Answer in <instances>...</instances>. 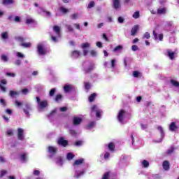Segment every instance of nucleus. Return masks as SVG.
Listing matches in <instances>:
<instances>
[{
	"label": "nucleus",
	"instance_id": "aec40b11",
	"mask_svg": "<svg viewBox=\"0 0 179 179\" xmlns=\"http://www.w3.org/2000/svg\"><path fill=\"white\" fill-rule=\"evenodd\" d=\"M55 162L57 166H59L60 167H62V157H57L55 159Z\"/></svg>",
	"mask_w": 179,
	"mask_h": 179
},
{
	"label": "nucleus",
	"instance_id": "37998d69",
	"mask_svg": "<svg viewBox=\"0 0 179 179\" xmlns=\"http://www.w3.org/2000/svg\"><path fill=\"white\" fill-rule=\"evenodd\" d=\"M55 92H57L56 88H53V89L50 90V91L49 92L50 97H54V94H55Z\"/></svg>",
	"mask_w": 179,
	"mask_h": 179
},
{
	"label": "nucleus",
	"instance_id": "58836bf2",
	"mask_svg": "<svg viewBox=\"0 0 179 179\" xmlns=\"http://www.w3.org/2000/svg\"><path fill=\"white\" fill-rule=\"evenodd\" d=\"M94 125H96V122H90L87 126V129H92Z\"/></svg>",
	"mask_w": 179,
	"mask_h": 179
},
{
	"label": "nucleus",
	"instance_id": "f257e3e1",
	"mask_svg": "<svg viewBox=\"0 0 179 179\" xmlns=\"http://www.w3.org/2000/svg\"><path fill=\"white\" fill-rule=\"evenodd\" d=\"M85 162V159L81 158L80 159H77L75 161L74 164H73L74 169H75V173L74 177L75 178H80L85 173H86V171L85 169H83L81 171H79V169L82 167V164Z\"/></svg>",
	"mask_w": 179,
	"mask_h": 179
},
{
	"label": "nucleus",
	"instance_id": "20e7f679",
	"mask_svg": "<svg viewBox=\"0 0 179 179\" xmlns=\"http://www.w3.org/2000/svg\"><path fill=\"white\" fill-rule=\"evenodd\" d=\"M83 66L84 67V72L85 73H89L93 71V69L94 68V64L87 61L83 64Z\"/></svg>",
	"mask_w": 179,
	"mask_h": 179
},
{
	"label": "nucleus",
	"instance_id": "de8ad7c7",
	"mask_svg": "<svg viewBox=\"0 0 179 179\" xmlns=\"http://www.w3.org/2000/svg\"><path fill=\"white\" fill-rule=\"evenodd\" d=\"M21 93H22V94H23L24 96H26V94H29V89H27V88L22 89V90H21Z\"/></svg>",
	"mask_w": 179,
	"mask_h": 179
},
{
	"label": "nucleus",
	"instance_id": "052dcab7",
	"mask_svg": "<svg viewBox=\"0 0 179 179\" xmlns=\"http://www.w3.org/2000/svg\"><path fill=\"white\" fill-rule=\"evenodd\" d=\"M0 163L1 164L6 163V159H5V157H3V156H0Z\"/></svg>",
	"mask_w": 179,
	"mask_h": 179
},
{
	"label": "nucleus",
	"instance_id": "cd10ccee",
	"mask_svg": "<svg viewBox=\"0 0 179 179\" xmlns=\"http://www.w3.org/2000/svg\"><path fill=\"white\" fill-rule=\"evenodd\" d=\"M80 52L78 51V50H74L72 54H71V57L73 58H78V57H80Z\"/></svg>",
	"mask_w": 179,
	"mask_h": 179
},
{
	"label": "nucleus",
	"instance_id": "4c0bfd02",
	"mask_svg": "<svg viewBox=\"0 0 179 179\" xmlns=\"http://www.w3.org/2000/svg\"><path fill=\"white\" fill-rule=\"evenodd\" d=\"M21 47H24V48H29L31 47V43H22L20 44Z\"/></svg>",
	"mask_w": 179,
	"mask_h": 179
},
{
	"label": "nucleus",
	"instance_id": "13d9d810",
	"mask_svg": "<svg viewBox=\"0 0 179 179\" xmlns=\"http://www.w3.org/2000/svg\"><path fill=\"white\" fill-rule=\"evenodd\" d=\"M94 5H95L94 1H92L90 2V3L88 4L87 8L92 9V8H94Z\"/></svg>",
	"mask_w": 179,
	"mask_h": 179
},
{
	"label": "nucleus",
	"instance_id": "e433bc0d",
	"mask_svg": "<svg viewBox=\"0 0 179 179\" xmlns=\"http://www.w3.org/2000/svg\"><path fill=\"white\" fill-rule=\"evenodd\" d=\"M16 57L17 58H21V59H23L26 56H24V55L20 52H17L15 53Z\"/></svg>",
	"mask_w": 179,
	"mask_h": 179
},
{
	"label": "nucleus",
	"instance_id": "603ef678",
	"mask_svg": "<svg viewBox=\"0 0 179 179\" xmlns=\"http://www.w3.org/2000/svg\"><path fill=\"white\" fill-rule=\"evenodd\" d=\"M115 148V146L114 145V143H110L108 144V149H109V150H110L111 152H113V150H114Z\"/></svg>",
	"mask_w": 179,
	"mask_h": 179
},
{
	"label": "nucleus",
	"instance_id": "864d4df0",
	"mask_svg": "<svg viewBox=\"0 0 179 179\" xmlns=\"http://www.w3.org/2000/svg\"><path fill=\"white\" fill-rule=\"evenodd\" d=\"M71 19L73 20H76V19H79V14L78 13H74L71 15Z\"/></svg>",
	"mask_w": 179,
	"mask_h": 179
},
{
	"label": "nucleus",
	"instance_id": "bb28decb",
	"mask_svg": "<svg viewBox=\"0 0 179 179\" xmlns=\"http://www.w3.org/2000/svg\"><path fill=\"white\" fill-rule=\"evenodd\" d=\"M72 90V86L69 85H66L64 87V91L65 93H69V91Z\"/></svg>",
	"mask_w": 179,
	"mask_h": 179
},
{
	"label": "nucleus",
	"instance_id": "3c124183",
	"mask_svg": "<svg viewBox=\"0 0 179 179\" xmlns=\"http://www.w3.org/2000/svg\"><path fill=\"white\" fill-rule=\"evenodd\" d=\"M14 64L16 65L17 66H20V65H22V60H20V59H16L14 62Z\"/></svg>",
	"mask_w": 179,
	"mask_h": 179
},
{
	"label": "nucleus",
	"instance_id": "39448f33",
	"mask_svg": "<svg viewBox=\"0 0 179 179\" xmlns=\"http://www.w3.org/2000/svg\"><path fill=\"white\" fill-rule=\"evenodd\" d=\"M22 110L25 115H27V117H30V111L33 110V108H31V103H29L28 102H25L24 103V107L22 108Z\"/></svg>",
	"mask_w": 179,
	"mask_h": 179
},
{
	"label": "nucleus",
	"instance_id": "c9c22d12",
	"mask_svg": "<svg viewBox=\"0 0 179 179\" xmlns=\"http://www.w3.org/2000/svg\"><path fill=\"white\" fill-rule=\"evenodd\" d=\"M96 96H97L96 93L92 94L89 97V102L92 103V101H94V99H96Z\"/></svg>",
	"mask_w": 179,
	"mask_h": 179
},
{
	"label": "nucleus",
	"instance_id": "393cba45",
	"mask_svg": "<svg viewBox=\"0 0 179 179\" xmlns=\"http://www.w3.org/2000/svg\"><path fill=\"white\" fill-rule=\"evenodd\" d=\"M1 37L2 40H8L9 38V34L7 31L3 32L1 34Z\"/></svg>",
	"mask_w": 179,
	"mask_h": 179
},
{
	"label": "nucleus",
	"instance_id": "ea45409f",
	"mask_svg": "<svg viewBox=\"0 0 179 179\" xmlns=\"http://www.w3.org/2000/svg\"><path fill=\"white\" fill-rule=\"evenodd\" d=\"M60 36H58V35H57L56 36L54 35L51 36V40L52 41H53V43H58V38H59Z\"/></svg>",
	"mask_w": 179,
	"mask_h": 179
},
{
	"label": "nucleus",
	"instance_id": "774afa93",
	"mask_svg": "<svg viewBox=\"0 0 179 179\" xmlns=\"http://www.w3.org/2000/svg\"><path fill=\"white\" fill-rule=\"evenodd\" d=\"M143 38H147V39L150 38V34H149V32H145L143 34Z\"/></svg>",
	"mask_w": 179,
	"mask_h": 179
},
{
	"label": "nucleus",
	"instance_id": "2f4dec72",
	"mask_svg": "<svg viewBox=\"0 0 179 179\" xmlns=\"http://www.w3.org/2000/svg\"><path fill=\"white\" fill-rule=\"evenodd\" d=\"M1 60L3 61V62H8L9 57H8V56H6V55H1Z\"/></svg>",
	"mask_w": 179,
	"mask_h": 179
},
{
	"label": "nucleus",
	"instance_id": "c85d7f7f",
	"mask_svg": "<svg viewBox=\"0 0 179 179\" xmlns=\"http://www.w3.org/2000/svg\"><path fill=\"white\" fill-rule=\"evenodd\" d=\"M20 92H16V91H10L9 93V96H10V97H16V96H19Z\"/></svg>",
	"mask_w": 179,
	"mask_h": 179
},
{
	"label": "nucleus",
	"instance_id": "bf43d9fd",
	"mask_svg": "<svg viewBox=\"0 0 179 179\" xmlns=\"http://www.w3.org/2000/svg\"><path fill=\"white\" fill-rule=\"evenodd\" d=\"M0 104H1V106H3V107H6V101H5V99H1Z\"/></svg>",
	"mask_w": 179,
	"mask_h": 179
},
{
	"label": "nucleus",
	"instance_id": "1a4fd4ad",
	"mask_svg": "<svg viewBox=\"0 0 179 179\" xmlns=\"http://www.w3.org/2000/svg\"><path fill=\"white\" fill-rule=\"evenodd\" d=\"M157 130L161 134V138L158 141H155L154 142H155L157 143H160V142L163 141V138H164V135H165L164 130L163 129V127L162 126H158L157 127Z\"/></svg>",
	"mask_w": 179,
	"mask_h": 179
},
{
	"label": "nucleus",
	"instance_id": "473e14b6",
	"mask_svg": "<svg viewBox=\"0 0 179 179\" xmlns=\"http://www.w3.org/2000/svg\"><path fill=\"white\" fill-rule=\"evenodd\" d=\"M133 77L134 78H142V73H141V72L139 71H134L133 72Z\"/></svg>",
	"mask_w": 179,
	"mask_h": 179
},
{
	"label": "nucleus",
	"instance_id": "b1692460",
	"mask_svg": "<svg viewBox=\"0 0 179 179\" xmlns=\"http://www.w3.org/2000/svg\"><path fill=\"white\" fill-rule=\"evenodd\" d=\"M65 27L67 31H69L70 33H73V31H75L73 27H72L71 24H65Z\"/></svg>",
	"mask_w": 179,
	"mask_h": 179
},
{
	"label": "nucleus",
	"instance_id": "f8f14e48",
	"mask_svg": "<svg viewBox=\"0 0 179 179\" xmlns=\"http://www.w3.org/2000/svg\"><path fill=\"white\" fill-rule=\"evenodd\" d=\"M23 132H24V130L22 128H19L17 129V138L20 141H23L24 139V136L23 135Z\"/></svg>",
	"mask_w": 179,
	"mask_h": 179
},
{
	"label": "nucleus",
	"instance_id": "4be33fe9",
	"mask_svg": "<svg viewBox=\"0 0 179 179\" xmlns=\"http://www.w3.org/2000/svg\"><path fill=\"white\" fill-rule=\"evenodd\" d=\"M162 167L166 171L170 170V163L169 162V161H164L162 164Z\"/></svg>",
	"mask_w": 179,
	"mask_h": 179
},
{
	"label": "nucleus",
	"instance_id": "0e129e2a",
	"mask_svg": "<svg viewBox=\"0 0 179 179\" xmlns=\"http://www.w3.org/2000/svg\"><path fill=\"white\" fill-rule=\"evenodd\" d=\"M85 87L86 90H89L90 87H92V85H90L89 83H85Z\"/></svg>",
	"mask_w": 179,
	"mask_h": 179
},
{
	"label": "nucleus",
	"instance_id": "6e6d98bb",
	"mask_svg": "<svg viewBox=\"0 0 179 179\" xmlns=\"http://www.w3.org/2000/svg\"><path fill=\"white\" fill-rule=\"evenodd\" d=\"M139 11H136L134 14H133V17L134 19H139Z\"/></svg>",
	"mask_w": 179,
	"mask_h": 179
},
{
	"label": "nucleus",
	"instance_id": "4d7b16f0",
	"mask_svg": "<svg viewBox=\"0 0 179 179\" xmlns=\"http://www.w3.org/2000/svg\"><path fill=\"white\" fill-rule=\"evenodd\" d=\"M31 23H34V20L31 18H27L26 20V24H31Z\"/></svg>",
	"mask_w": 179,
	"mask_h": 179
},
{
	"label": "nucleus",
	"instance_id": "c03bdc74",
	"mask_svg": "<svg viewBox=\"0 0 179 179\" xmlns=\"http://www.w3.org/2000/svg\"><path fill=\"white\" fill-rule=\"evenodd\" d=\"M171 83L173 86H175V87H179V83L176 80H171Z\"/></svg>",
	"mask_w": 179,
	"mask_h": 179
},
{
	"label": "nucleus",
	"instance_id": "680f3d73",
	"mask_svg": "<svg viewBox=\"0 0 179 179\" xmlns=\"http://www.w3.org/2000/svg\"><path fill=\"white\" fill-rule=\"evenodd\" d=\"M6 76H8L9 78H15L16 76V73H7Z\"/></svg>",
	"mask_w": 179,
	"mask_h": 179
},
{
	"label": "nucleus",
	"instance_id": "a18cd8bd",
	"mask_svg": "<svg viewBox=\"0 0 179 179\" xmlns=\"http://www.w3.org/2000/svg\"><path fill=\"white\" fill-rule=\"evenodd\" d=\"M149 179H160V176L158 174L151 175L148 177Z\"/></svg>",
	"mask_w": 179,
	"mask_h": 179
},
{
	"label": "nucleus",
	"instance_id": "4468645a",
	"mask_svg": "<svg viewBox=\"0 0 179 179\" xmlns=\"http://www.w3.org/2000/svg\"><path fill=\"white\" fill-rule=\"evenodd\" d=\"M57 143H58V145H60V146H64V148H65V146H66V145H68V141L64 140V137H61L57 141Z\"/></svg>",
	"mask_w": 179,
	"mask_h": 179
},
{
	"label": "nucleus",
	"instance_id": "6e6552de",
	"mask_svg": "<svg viewBox=\"0 0 179 179\" xmlns=\"http://www.w3.org/2000/svg\"><path fill=\"white\" fill-rule=\"evenodd\" d=\"M125 114H126V113H125V110H121L118 113L117 120L120 124H125V122H124V117H125Z\"/></svg>",
	"mask_w": 179,
	"mask_h": 179
},
{
	"label": "nucleus",
	"instance_id": "09e8293b",
	"mask_svg": "<svg viewBox=\"0 0 179 179\" xmlns=\"http://www.w3.org/2000/svg\"><path fill=\"white\" fill-rule=\"evenodd\" d=\"M142 165L143 166V167H145V169H148V167H149V162H148L147 160H143L142 162Z\"/></svg>",
	"mask_w": 179,
	"mask_h": 179
},
{
	"label": "nucleus",
	"instance_id": "a211bd4d",
	"mask_svg": "<svg viewBox=\"0 0 179 179\" xmlns=\"http://www.w3.org/2000/svg\"><path fill=\"white\" fill-rule=\"evenodd\" d=\"M7 82L6 80H1V83H0V89L1 92L5 93L6 92V87L3 86V85H6Z\"/></svg>",
	"mask_w": 179,
	"mask_h": 179
},
{
	"label": "nucleus",
	"instance_id": "69168bd1",
	"mask_svg": "<svg viewBox=\"0 0 179 179\" xmlns=\"http://www.w3.org/2000/svg\"><path fill=\"white\" fill-rule=\"evenodd\" d=\"M124 21H125V19H124V17H119L117 18L118 23L122 24V23H124Z\"/></svg>",
	"mask_w": 179,
	"mask_h": 179
},
{
	"label": "nucleus",
	"instance_id": "f3484780",
	"mask_svg": "<svg viewBox=\"0 0 179 179\" xmlns=\"http://www.w3.org/2000/svg\"><path fill=\"white\" fill-rule=\"evenodd\" d=\"M113 6L114 9H120L121 8L120 0H113Z\"/></svg>",
	"mask_w": 179,
	"mask_h": 179
},
{
	"label": "nucleus",
	"instance_id": "338daca9",
	"mask_svg": "<svg viewBox=\"0 0 179 179\" xmlns=\"http://www.w3.org/2000/svg\"><path fill=\"white\" fill-rule=\"evenodd\" d=\"M6 134H7V135H8V136H13V130L8 129V130L6 131Z\"/></svg>",
	"mask_w": 179,
	"mask_h": 179
},
{
	"label": "nucleus",
	"instance_id": "7ed1b4c3",
	"mask_svg": "<svg viewBox=\"0 0 179 179\" xmlns=\"http://www.w3.org/2000/svg\"><path fill=\"white\" fill-rule=\"evenodd\" d=\"M37 51H38V54H39V55H47V54H48V52H50L48 51V49H47L45 44H44L43 43L38 44Z\"/></svg>",
	"mask_w": 179,
	"mask_h": 179
},
{
	"label": "nucleus",
	"instance_id": "6ab92c4d",
	"mask_svg": "<svg viewBox=\"0 0 179 179\" xmlns=\"http://www.w3.org/2000/svg\"><path fill=\"white\" fill-rule=\"evenodd\" d=\"M139 30V25H135L134 27H133L131 28V36H135V34H136V33H138V31Z\"/></svg>",
	"mask_w": 179,
	"mask_h": 179
},
{
	"label": "nucleus",
	"instance_id": "a878e982",
	"mask_svg": "<svg viewBox=\"0 0 179 179\" xmlns=\"http://www.w3.org/2000/svg\"><path fill=\"white\" fill-rule=\"evenodd\" d=\"M15 40L18 43H21V44L24 43V41H26V38L22 36H16Z\"/></svg>",
	"mask_w": 179,
	"mask_h": 179
},
{
	"label": "nucleus",
	"instance_id": "f03ea898",
	"mask_svg": "<svg viewBox=\"0 0 179 179\" xmlns=\"http://www.w3.org/2000/svg\"><path fill=\"white\" fill-rule=\"evenodd\" d=\"M36 103L38 104V111H43L45 108L48 107V100H41L40 97H36Z\"/></svg>",
	"mask_w": 179,
	"mask_h": 179
},
{
	"label": "nucleus",
	"instance_id": "a19ab883",
	"mask_svg": "<svg viewBox=\"0 0 179 179\" xmlns=\"http://www.w3.org/2000/svg\"><path fill=\"white\" fill-rule=\"evenodd\" d=\"M15 1L13 0H3V5H12Z\"/></svg>",
	"mask_w": 179,
	"mask_h": 179
},
{
	"label": "nucleus",
	"instance_id": "dca6fc26",
	"mask_svg": "<svg viewBox=\"0 0 179 179\" xmlns=\"http://www.w3.org/2000/svg\"><path fill=\"white\" fill-rule=\"evenodd\" d=\"M153 36H154L155 40L156 41L159 40V41H163V34H159V35H157V33L153 31Z\"/></svg>",
	"mask_w": 179,
	"mask_h": 179
},
{
	"label": "nucleus",
	"instance_id": "412c9836",
	"mask_svg": "<svg viewBox=\"0 0 179 179\" xmlns=\"http://www.w3.org/2000/svg\"><path fill=\"white\" fill-rule=\"evenodd\" d=\"M178 128V127L174 122H171L169 125V130L171 131V132H174V131H176V129H177Z\"/></svg>",
	"mask_w": 179,
	"mask_h": 179
},
{
	"label": "nucleus",
	"instance_id": "7c9ffc66",
	"mask_svg": "<svg viewBox=\"0 0 179 179\" xmlns=\"http://www.w3.org/2000/svg\"><path fill=\"white\" fill-rule=\"evenodd\" d=\"M176 53L174 52H172L171 50H168L167 51V55H168V57L170 58V59H174V55Z\"/></svg>",
	"mask_w": 179,
	"mask_h": 179
},
{
	"label": "nucleus",
	"instance_id": "c756f323",
	"mask_svg": "<svg viewBox=\"0 0 179 179\" xmlns=\"http://www.w3.org/2000/svg\"><path fill=\"white\" fill-rule=\"evenodd\" d=\"M123 48L124 47L122 45H119L113 49V52H119V51H121Z\"/></svg>",
	"mask_w": 179,
	"mask_h": 179
},
{
	"label": "nucleus",
	"instance_id": "e2e57ef3",
	"mask_svg": "<svg viewBox=\"0 0 179 179\" xmlns=\"http://www.w3.org/2000/svg\"><path fill=\"white\" fill-rule=\"evenodd\" d=\"M60 11L62 12V13H68L69 10L64 7H60Z\"/></svg>",
	"mask_w": 179,
	"mask_h": 179
},
{
	"label": "nucleus",
	"instance_id": "2eb2a0df",
	"mask_svg": "<svg viewBox=\"0 0 179 179\" xmlns=\"http://www.w3.org/2000/svg\"><path fill=\"white\" fill-rule=\"evenodd\" d=\"M166 13H167V8H166L159 7L157 10V15H166Z\"/></svg>",
	"mask_w": 179,
	"mask_h": 179
},
{
	"label": "nucleus",
	"instance_id": "5fc2aeb1",
	"mask_svg": "<svg viewBox=\"0 0 179 179\" xmlns=\"http://www.w3.org/2000/svg\"><path fill=\"white\" fill-rule=\"evenodd\" d=\"M8 171L6 170H1L0 171V178H2L3 176H6L7 174Z\"/></svg>",
	"mask_w": 179,
	"mask_h": 179
},
{
	"label": "nucleus",
	"instance_id": "9d476101",
	"mask_svg": "<svg viewBox=\"0 0 179 179\" xmlns=\"http://www.w3.org/2000/svg\"><path fill=\"white\" fill-rule=\"evenodd\" d=\"M83 121V118L80 117H74L73 118V125H76V126L80 125Z\"/></svg>",
	"mask_w": 179,
	"mask_h": 179
},
{
	"label": "nucleus",
	"instance_id": "5701e85b",
	"mask_svg": "<svg viewBox=\"0 0 179 179\" xmlns=\"http://www.w3.org/2000/svg\"><path fill=\"white\" fill-rule=\"evenodd\" d=\"M54 31L56 33V36H58V37H61V32L59 31L60 28L58 26H55L53 27Z\"/></svg>",
	"mask_w": 179,
	"mask_h": 179
},
{
	"label": "nucleus",
	"instance_id": "0eeeda50",
	"mask_svg": "<svg viewBox=\"0 0 179 179\" xmlns=\"http://www.w3.org/2000/svg\"><path fill=\"white\" fill-rule=\"evenodd\" d=\"M48 152L50 155V159H52V157H54V156H55V155L57 154V152H58V148L52 146H49L48 148Z\"/></svg>",
	"mask_w": 179,
	"mask_h": 179
},
{
	"label": "nucleus",
	"instance_id": "8fccbe9b",
	"mask_svg": "<svg viewBox=\"0 0 179 179\" xmlns=\"http://www.w3.org/2000/svg\"><path fill=\"white\" fill-rule=\"evenodd\" d=\"M115 64H117V60L115 59H113L111 60V68L112 69H115Z\"/></svg>",
	"mask_w": 179,
	"mask_h": 179
},
{
	"label": "nucleus",
	"instance_id": "423d86ee",
	"mask_svg": "<svg viewBox=\"0 0 179 179\" xmlns=\"http://www.w3.org/2000/svg\"><path fill=\"white\" fill-rule=\"evenodd\" d=\"M93 113H96V118H101V110L99 109L96 105L91 108V115H93Z\"/></svg>",
	"mask_w": 179,
	"mask_h": 179
},
{
	"label": "nucleus",
	"instance_id": "f704fd0d",
	"mask_svg": "<svg viewBox=\"0 0 179 179\" xmlns=\"http://www.w3.org/2000/svg\"><path fill=\"white\" fill-rule=\"evenodd\" d=\"M61 100H62V95H61V94L56 95L55 98V101H56V103H59Z\"/></svg>",
	"mask_w": 179,
	"mask_h": 179
},
{
	"label": "nucleus",
	"instance_id": "79ce46f5",
	"mask_svg": "<svg viewBox=\"0 0 179 179\" xmlns=\"http://www.w3.org/2000/svg\"><path fill=\"white\" fill-rule=\"evenodd\" d=\"M75 157V155L72 154V152L67 153L66 159L67 160H72Z\"/></svg>",
	"mask_w": 179,
	"mask_h": 179
},
{
	"label": "nucleus",
	"instance_id": "ddd939ff",
	"mask_svg": "<svg viewBox=\"0 0 179 179\" xmlns=\"http://www.w3.org/2000/svg\"><path fill=\"white\" fill-rule=\"evenodd\" d=\"M165 27L169 29L170 31H173V29H176L174 24L171 21H167L165 22Z\"/></svg>",
	"mask_w": 179,
	"mask_h": 179
},
{
	"label": "nucleus",
	"instance_id": "49530a36",
	"mask_svg": "<svg viewBox=\"0 0 179 179\" xmlns=\"http://www.w3.org/2000/svg\"><path fill=\"white\" fill-rule=\"evenodd\" d=\"M20 159H21V161L23 163H24V162H27V157L26 156V154L21 155Z\"/></svg>",
	"mask_w": 179,
	"mask_h": 179
},
{
	"label": "nucleus",
	"instance_id": "9b49d317",
	"mask_svg": "<svg viewBox=\"0 0 179 179\" xmlns=\"http://www.w3.org/2000/svg\"><path fill=\"white\" fill-rule=\"evenodd\" d=\"M89 47H90V43H85L82 45V48H83L84 57H86V55H87L89 50H86V48H88Z\"/></svg>",
	"mask_w": 179,
	"mask_h": 179
},
{
	"label": "nucleus",
	"instance_id": "72a5a7b5",
	"mask_svg": "<svg viewBox=\"0 0 179 179\" xmlns=\"http://www.w3.org/2000/svg\"><path fill=\"white\" fill-rule=\"evenodd\" d=\"M174 150H176V148H174V146H171L166 151V153L168 155H172L174 152Z\"/></svg>",
	"mask_w": 179,
	"mask_h": 179
}]
</instances>
